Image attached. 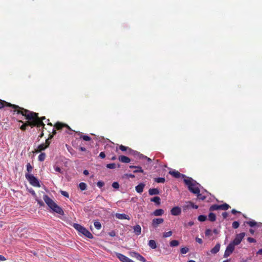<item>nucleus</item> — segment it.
<instances>
[{
	"instance_id": "bb28decb",
	"label": "nucleus",
	"mask_w": 262,
	"mask_h": 262,
	"mask_svg": "<svg viewBox=\"0 0 262 262\" xmlns=\"http://www.w3.org/2000/svg\"><path fill=\"white\" fill-rule=\"evenodd\" d=\"M155 182L158 183H163L165 181L164 178H156L154 179Z\"/></svg>"
},
{
	"instance_id": "e2e57ef3",
	"label": "nucleus",
	"mask_w": 262,
	"mask_h": 262,
	"mask_svg": "<svg viewBox=\"0 0 262 262\" xmlns=\"http://www.w3.org/2000/svg\"><path fill=\"white\" fill-rule=\"evenodd\" d=\"M256 254L262 255V249H259L256 252Z\"/></svg>"
},
{
	"instance_id": "b1692460",
	"label": "nucleus",
	"mask_w": 262,
	"mask_h": 262,
	"mask_svg": "<svg viewBox=\"0 0 262 262\" xmlns=\"http://www.w3.org/2000/svg\"><path fill=\"white\" fill-rule=\"evenodd\" d=\"M181 212L182 208L179 206L174 207L170 210V213H181Z\"/></svg>"
},
{
	"instance_id": "5701e85b",
	"label": "nucleus",
	"mask_w": 262,
	"mask_h": 262,
	"mask_svg": "<svg viewBox=\"0 0 262 262\" xmlns=\"http://www.w3.org/2000/svg\"><path fill=\"white\" fill-rule=\"evenodd\" d=\"M48 148L45 143H42L38 146L37 149H36V152H41L42 150H44L45 149Z\"/></svg>"
},
{
	"instance_id": "ea45409f",
	"label": "nucleus",
	"mask_w": 262,
	"mask_h": 262,
	"mask_svg": "<svg viewBox=\"0 0 262 262\" xmlns=\"http://www.w3.org/2000/svg\"><path fill=\"white\" fill-rule=\"evenodd\" d=\"M195 194H196L197 198L199 200H204L206 199V197L204 195H203L202 194H201L200 192H199V193H195Z\"/></svg>"
},
{
	"instance_id": "6ab92c4d",
	"label": "nucleus",
	"mask_w": 262,
	"mask_h": 262,
	"mask_svg": "<svg viewBox=\"0 0 262 262\" xmlns=\"http://www.w3.org/2000/svg\"><path fill=\"white\" fill-rule=\"evenodd\" d=\"M116 218L120 220L127 219L129 220V216L126 214H115Z\"/></svg>"
},
{
	"instance_id": "69168bd1",
	"label": "nucleus",
	"mask_w": 262,
	"mask_h": 262,
	"mask_svg": "<svg viewBox=\"0 0 262 262\" xmlns=\"http://www.w3.org/2000/svg\"><path fill=\"white\" fill-rule=\"evenodd\" d=\"M231 213H241V212L237 211L235 209H233L231 210Z\"/></svg>"
},
{
	"instance_id": "e433bc0d",
	"label": "nucleus",
	"mask_w": 262,
	"mask_h": 262,
	"mask_svg": "<svg viewBox=\"0 0 262 262\" xmlns=\"http://www.w3.org/2000/svg\"><path fill=\"white\" fill-rule=\"evenodd\" d=\"M172 234V231H170L166 232H164L163 234V237L164 238L170 236Z\"/></svg>"
},
{
	"instance_id": "f704fd0d",
	"label": "nucleus",
	"mask_w": 262,
	"mask_h": 262,
	"mask_svg": "<svg viewBox=\"0 0 262 262\" xmlns=\"http://www.w3.org/2000/svg\"><path fill=\"white\" fill-rule=\"evenodd\" d=\"M198 220L200 222H204L207 219V216L204 215H200L198 217Z\"/></svg>"
},
{
	"instance_id": "cd10ccee",
	"label": "nucleus",
	"mask_w": 262,
	"mask_h": 262,
	"mask_svg": "<svg viewBox=\"0 0 262 262\" xmlns=\"http://www.w3.org/2000/svg\"><path fill=\"white\" fill-rule=\"evenodd\" d=\"M180 243L177 240L171 241L169 244L171 247H177L179 245Z\"/></svg>"
},
{
	"instance_id": "f8f14e48",
	"label": "nucleus",
	"mask_w": 262,
	"mask_h": 262,
	"mask_svg": "<svg viewBox=\"0 0 262 262\" xmlns=\"http://www.w3.org/2000/svg\"><path fill=\"white\" fill-rule=\"evenodd\" d=\"M116 256L117 258L122 262H134L127 256L121 253H117Z\"/></svg>"
},
{
	"instance_id": "bf43d9fd",
	"label": "nucleus",
	"mask_w": 262,
	"mask_h": 262,
	"mask_svg": "<svg viewBox=\"0 0 262 262\" xmlns=\"http://www.w3.org/2000/svg\"><path fill=\"white\" fill-rule=\"evenodd\" d=\"M126 176L128 177V178H134L135 177V175L133 174H126Z\"/></svg>"
},
{
	"instance_id": "4468645a",
	"label": "nucleus",
	"mask_w": 262,
	"mask_h": 262,
	"mask_svg": "<svg viewBox=\"0 0 262 262\" xmlns=\"http://www.w3.org/2000/svg\"><path fill=\"white\" fill-rule=\"evenodd\" d=\"M169 174L176 178H179L181 177L185 178L186 176L177 170L170 171Z\"/></svg>"
},
{
	"instance_id": "423d86ee",
	"label": "nucleus",
	"mask_w": 262,
	"mask_h": 262,
	"mask_svg": "<svg viewBox=\"0 0 262 262\" xmlns=\"http://www.w3.org/2000/svg\"><path fill=\"white\" fill-rule=\"evenodd\" d=\"M25 177L29 183L34 187H40V185L39 180L31 173H26Z\"/></svg>"
},
{
	"instance_id": "603ef678",
	"label": "nucleus",
	"mask_w": 262,
	"mask_h": 262,
	"mask_svg": "<svg viewBox=\"0 0 262 262\" xmlns=\"http://www.w3.org/2000/svg\"><path fill=\"white\" fill-rule=\"evenodd\" d=\"M61 193L62 195H63V196L67 197V198H69V193L67 191H61Z\"/></svg>"
},
{
	"instance_id": "2f4dec72",
	"label": "nucleus",
	"mask_w": 262,
	"mask_h": 262,
	"mask_svg": "<svg viewBox=\"0 0 262 262\" xmlns=\"http://www.w3.org/2000/svg\"><path fill=\"white\" fill-rule=\"evenodd\" d=\"M33 169V167L31 165L30 163H28L27 164V173H31Z\"/></svg>"
},
{
	"instance_id": "ddd939ff",
	"label": "nucleus",
	"mask_w": 262,
	"mask_h": 262,
	"mask_svg": "<svg viewBox=\"0 0 262 262\" xmlns=\"http://www.w3.org/2000/svg\"><path fill=\"white\" fill-rule=\"evenodd\" d=\"M54 127L57 130H61L63 127H66L69 130H71V127L65 123H63L61 122H58L55 123L54 125Z\"/></svg>"
},
{
	"instance_id": "58836bf2",
	"label": "nucleus",
	"mask_w": 262,
	"mask_h": 262,
	"mask_svg": "<svg viewBox=\"0 0 262 262\" xmlns=\"http://www.w3.org/2000/svg\"><path fill=\"white\" fill-rule=\"evenodd\" d=\"M181 253L182 254H186L189 251V248L187 247H184L181 249Z\"/></svg>"
},
{
	"instance_id": "f03ea898",
	"label": "nucleus",
	"mask_w": 262,
	"mask_h": 262,
	"mask_svg": "<svg viewBox=\"0 0 262 262\" xmlns=\"http://www.w3.org/2000/svg\"><path fill=\"white\" fill-rule=\"evenodd\" d=\"M185 184L188 186L189 190L192 193H199L200 192L199 186L200 185L192 179L191 178L187 177L184 180Z\"/></svg>"
},
{
	"instance_id": "f257e3e1",
	"label": "nucleus",
	"mask_w": 262,
	"mask_h": 262,
	"mask_svg": "<svg viewBox=\"0 0 262 262\" xmlns=\"http://www.w3.org/2000/svg\"><path fill=\"white\" fill-rule=\"evenodd\" d=\"M24 116L26 120H32L36 124L35 127H36L38 130H40V127L45 128V124L43 120L46 119L45 117H39L38 113L30 111L28 110L23 108L21 114Z\"/></svg>"
},
{
	"instance_id": "a18cd8bd",
	"label": "nucleus",
	"mask_w": 262,
	"mask_h": 262,
	"mask_svg": "<svg viewBox=\"0 0 262 262\" xmlns=\"http://www.w3.org/2000/svg\"><path fill=\"white\" fill-rule=\"evenodd\" d=\"M112 187L115 189H118L119 187V184L118 182H115L112 184Z\"/></svg>"
},
{
	"instance_id": "a878e982",
	"label": "nucleus",
	"mask_w": 262,
	"mask_h": 262,
	"mask_svg": "<svg viewBox=\"0 0 262 262\" xmlns=\"http://www.w3.org/2000/svg\"><path fill=\"white\" fill-rule=\"evenodd\" d=\"M151 202H155L157 205L160 204V198L159 196H155L151 199Z\"/></svg>"
},
{
	"instance_id": "7c9ffc66",
	"label": "nucleus",
	"mask_w": 262,
	"mask_h": 262,
	"mask_svg": "<svg viewBox=\"0 0 262 262\" xmlns=\"http://www.w3.org/2000/svg\"><path fill=\"white\" fill-rule=\"evenodd\" d=\"M208 217L210 221L214 222L216 220L215 214H209Z\"/></svg>"
},
{
	"instance_id": "4c0bfd02",
	"label": "nucleus",
	"mask_w": 262,
	"mask_h": 262,
	"mask_svg": "<svg viewBox=\"0 0 262 262\" xmlns=\"http://www.w3.org/2000/svg\"><path fill=\"white\" fill-rule=\"evenodd\" d=\"M119 149L122 151H126L127 149L130 150L128 147L125 146L123 145H120L119 146Z\"/></svg>"
},
{
	"instance_id": "aec40b11",
	"label": "nucleus",
	"mask_w": 262,
	"mask_h": 262,
	"mask_svg": "<svg viewBox=\"0 0 262 262\" xmlns=\"http://www.w3.org/2000/svg\"><path fill=\"white\" fill-rule=\"evenodd\" d=\"M134 232L136 235H139L141 234V228L140 225H137L135 226L133 228Z\"/></svg>"
},
{
	"instance_id": "72a5a7b5",
	"label": "nucleus",
	"mask_w": 262,
	"mask_h": 262,
	"mask_svg": "<svg viewBox=\"0 0 262 262\" xmlns=\"http://www.w3.org/2000/svg\"><path fill=\"white\" fill-rule=\"evenodd\" d=\"M94 226L98 230H100L101 228V224L98 221H95L94 222Z\"/></svg>"
},
{
	"instance_id": "338daca9",
	"label": "nucleus",
	"mask_w": 262,
	"mask_h": 262,
	"mask_svg": "<svg viewBox=\"0 0 262 262\" xmlns=\"http://www.w3.org/2000/svg\"><path fill=\"white\" fill-rule=\"evenodd\" d=\"M144 158H145V159H146V160H147V161L148 162H151V159L150 158H148V157H147L146 156H145V157H144Z\"/></svg>"
},
{
	"instance_id": "473e14b6",
	"label": "nucleus",
	"mask_w": 262,
	"mask_h": 262,
	"mask_svg": "<svg viewBox=\"0 0 262 262\" xmlns=\"http://www.w3.org/2000/svg\"><path fill=\"white\" fill-rule=\"evenodd\" d=\"M139 253L136 252L135 251H131L129 252V255L133 257L136 258V259L138 258V256L139 255Z\"/></svg>"
},
{
	"instance_id": "5fc2aeb1",
	"label": "nucleus",
	"mask_w": 262,
	"mask_h": 262,
	"mask_svg": "<svg viewBox=\"0 0 262 262\" xmlns=\"http://www.w3.org/2000/svg\"><path fill=\"white\" fill-rule=\"evenodd\" d=\"M108 235L112 237H114L116 236V232L114 230H112L111 232H108Z\"/></svg>"
},
{
	"instance_id": "2eb2a0df",
	"label": "nucleus",
	"mask_w": 262,
	"mask_h": 262,
	"mask_svg": "<svg viewBox=\"0 0 262 262\" xmlns=\"http://www.w3.org/2000/svg\"><path fill=\"white\" fill-rule=\"evenodd\" d=\"M163 221L164 220L162 218L154 219L152 221V226L154 228H157L158 225L160 224H162Z\"/></svg>"
},
{
	"instance_id": "4d7b16f0",
	"label": "nucleus",
	"mask_w": 262,
	"mask_h": 262,
	"mask_svg": "<svg viewBox=\"0 0 262 262\" xmlns=\"http://www.w3.org/2000/svg\"><path fill=\"white\" fill-rule=\"evenodd\" d=\"M99 157L102 158V159H103L105 157V154L104 153V152H101L99 154Z\"/></svg>"
},
{
	"instance_id": "6e6552de",
	"label": "nucleus",
	"mask_w": 262,
	"mask_h": 262,
	"mask_svg": "<svg viewBox=\"0 0 262 262\" xmlns=\"http://www.w3.org/2000/svg\"><path fill=\"white\" fill-rule=\"evenodd\" d=\"M198 206L194 205L191 202H186L181 206L182 210L184 212L191 211L193 209L198 208Z\"/></svg>"
},
{
	"instance_id": "412c9836",
	"label": "nucleus",
	"mask_w": 262,
	"mask_h": 262,
	"mask_svg": "<svg viewBox=\"0 0 262 262\" xmlns=\"http://www.w3.org/2000/svg\"><path fill=\"white\" fill-rule=\"evenodd\" d=\"M220 244H216V245L211 250V253L214 254H216L220 250Z\"/></svg>"
},
{
	"instance_id": "7ed1b4c3",
	"label": "nucleus",
	"mask_w": 262,
	"mask_h": 262,
	"mask_svg": "<svg viewBox=\"0 0 262 262\" xmlns=\"http://www.w3.org/2000/svg\"><path fill=\"white\" fill-rule=\"evenodd\" d=\"M5 106L11 107V112H12L13 114H16L17 115L21 114L23 108L17 105L13 104L9 102L0 99V109H2L5 107Z\"/></svg>"
},
{
	"instance_id": "0eeeda50",
	"label": "nucleus",
	"mask_w": 262,
	"mask_h": 262,
	"mask_svg": "<svg viewBox=\"0 0 262 262\" xmlns=\"http://www.w3.org/2000/svg\"><path fill=\"white\" fill-rule=\"evenodd\" d=\"M231 207L227 203H224L221 205L214 204L210 207L209 210L213 211L215 210H224L226 211L230 208Z\"/></svg>"
},
{
	"instance_id": "a211bd4d",
	"label": "nucleus",
	"mask_w": 262,
	"mask_h": 262,
	"mask_svg": "<svg viewBox=\"0 0 262 262\" xmlns=\"http://www.w3.org/2000/svg\"><path fill=\"white\" fill-rule=\"evenodd\" d=\"M130 168H135V169L134 170V173H138V172H141L144 173V170L140 166H134V165H130L129 166Z\"/></svg>"
},
{
	"instance_id": "c9c22d12",
	"label": "nucleus",
	"mask_w": 262,
	"mask_h": 262,
	"mask_svg": "<svg viewBox=\"0 0 262 262\" xmlns=\"http://www.w3.org/2000/svg\"><path fill=\"white\" fill-rule=\"evenodd\" d=\"M247 224L252 227L257 225V223L253 220L247 222Z\"/></svg>"
},
{
	"instance_id": "13d9d810",
	"label": "nucleus",
	"mask_w": 262,
	"mask_h": 262,
	"mask_svg": "<svg viewBox=\"0 0 262 262\" xmlns=\"http://www.w3.org/2000/svg\"><path fill=\"white\" fill-rule=\"evenodd\" d=\"M163 210L162 209H157L154 211L153 213H163Z\"/></svg>"
},
{
	"instance_id": "20e7f679",
	"label": "nucleus",
	"mask_w": 262,
	"mask_h": 262,
	"mask_svg": "<svg viewBox=\"0 0 262 262\" xmlns=\"http://www.w3.org/2000/svg\"><path fill=\"white\" fill-rule=\"evenodd\" d=\"M43 199L48 206L55 213H63L61 208L59 207L49 196L45 195L43 196Z\"/></svg>"
},
{
	"instance_id": "0e129e2a",
	"label": "nucleus",
	"mask_w": 262,
	"mask_h": 262,
	"mask_svg": "<svg viewBox=\"0 0 262 262\" xmlns=\"http://www.w3.org/2000/svg\"><path fill=\"white\" fill-rule=\"evenodd\" d=\"M194 225V222L193 221H190L188 223V225L189 226H192Z\"/></svg>"
},
{
	"instance_id": "79ce46f5",
	"label": "nucleus",
	"mask_w": 262,
	"mask_h": 262,
	"mask_svg": "<svg viewBox=\"0 0 262 262\" xmlns=\"http://www.w3.org/2000/svg\"><path fill=\"white\" fill-rule=\"evenodd\" d=\"M239 223L237 221H234L232 223V227L234 229H237L239 227Z\"/></svg>"
},
{
	"instance_id": "de8ad7c7",
	"label": "nucleus",
	"mask_w": 262,
	"mask_h": 262,
	"mask_svg": "<svg viewBox=\"0 0 262 262\" xmlns=\"http://www.w3.org/2000/svg\"><path fill=\"white\" fill-rule=\"evenodd\" d=\"M52 138H49V137L48 138V139H47L46 140V142L45 143V144H46V146L48 147L51 143V141H50Z\"/></svg>"
},
{
	"instance_id": "49530a36",
	"label": "nucleus",
	"mask_w": 262,
	"mask_h": 262,
	"mask_svg": "<svg viewBox=\"0 0 262 262\" xmlns=\"http://www.w3.org/2000/svg\"><path fill=\"white\" fill-rule=\"evenodd\" d=\"M56 133V129L53 128L52 130V134L49 135V138H53L54 136H55Z\"/></svg>"
},
{
	"instance_id": "864d4df0",
	"label": "nucleus",
	"mask_w": 262,
	"mask_h": 262,
	"mask_svg": "<svg viewBox=\"0 0 262 262\" xmlns=\"http://www.w3.org/2000/svg\"><path fill=\"white\" fill-rule=\"evenodd\" d=\"M247 241L249 242V243H255L256 241V240L252 238V237H248L247 238Z\"/></svg>"
},
{
	"instance_id": "c03bdc74",
	"label": "nucleus",
	"mask_w": 262,
	"mask_h": 262,
	"mask_svg": "<svg viewBox=\"0 0 262 262\" xmlns=\"http://www.w3.org/2000/svg\"><path fill=\"white\" fill-rule=\"evenodd\" d=\"M137 259L139 260L142 261V262H145L146 261V259L140 254H139V255L138 256V258Z\"/></svg>"
},
{
	"instance_id": "1a4fd4ad",
	"label": "nucleus",
	"mask_w": 262,
	"mask_h": 262,
	"mask_svg": "<svg viewBox=\"0 0 262 262\" xmlns=\"http://www.w3.org/2000/svg\"><path fill=\"white\" fill-rule=\"evenodd\" d=\"M245 235V233L242 232L236 234L235 238L230 243L234 246L239 245Z\"/></svg>"
},
{
	"instance_id": "8fccbe9b",
	"label": "nucleus",
	"mask_w": 262,
	"mask_h": 262,
	"mask_svg": "<svg viewBox=\"0 0 262 262\" xmlns=\"http://www.w3.org/2000/svg\"><path fill=\"white\" fill-rule=\"evenodd\" d=\"M97 186L98 187L101 188V187H102V186H104V183L103 182H102V181H98L97 182Z\"/></svg>"
},
{
	"instance_id": "39448f33",
	"label": "nucleus",
	"mask_w": 262,
	"mask_h": 262,
	"mask_svg": "<svg viewBox=\"0 0 262 262\" xmlns=\"http://www.w3.org/2000/svg\"><path fill=\"white\" fill-rule=\"evenodd\" d=\"M73 227L76 229L79 233L82 234L84 235L85 237L92 239L94 238L93 235L88 230L82 226L80 224L74 223L73 225Z\"/></svg>"
},
{
	"instance_id": "c756f323",
	"label": "nucleus",
	"mask_w": 262,
	"mask_h": 262,
	"mask_svg": "<svg viewBox=\"0 0 262 262\" xmlns=\"http://www.w3.org/2000/svg\"><path fill=\"white\" fill-rule=\"evenodd\" d=\"M79 187L81 190H84L86 188V184L84 182H81L79 184Z\"/></svg>"
},
{
	"instance_id": "680f3d73",
	"label": "nucleus",
	"mask_w": 262,
	"mask_h": 262,
	"mask_svg": "<svg viewBox=\"0 0 262 262\" xmlns=\"http://www.w3.org/2000/svg\"><path fill=\"white\" fill-rule=\"evenodd\" d=\"M7 259L3 255H0V261H5Z\"/></svg>"
},
{
	"instance_id": "052dcab7",
	"label": "nucleus",
	"mask_w": 262,
	"mask_h": 262,
	"mask_svg": "<svg viewBox=\"0 0 262 262\" xmlns=\"http://www.w3.org/2000/svg\"><path fill=\"white\" fill-rule=\"evenodd\" d=\"M55 170L57 172H61V168L60 167H55Z\"/></svg>"
},
{
	"instance_id": "9d476101",
	"label": "nucleus",
	"mask_w": 262,
	"mask_h": 262,
	"mask_svg": "<svg viewBox=\"0 0 262 262\" xmlns=\"http://www.w3.org/2000/svg\"><path fill=\"white\" fill-rule=\"evenodd\" d=\"M36 125L35 122L33 121L32 120H27L25 123H23V124L20 127V129L21 130L25 131L26 129L27 126H30L33 128Z\"/></svg>"
},
{
	"instance_id": "774afa93",
	"label": "nucleus",
	"mask_w": 262,
	"mask_h": 262,
	"mask_svg": "<svg viewBox=\"0 0 262 262\" xmlns=\"http://www.w3.org/2000/svg\"><path fill=\"white\" fill-rule=\"evenodd\" d=\"M213 232L214 233V234H218L219 233V231L216 229H214L213 230Z\"/></svg>"
},
{
	"instance_id": "a19ab883",
	"label": "nucleus",
	"mask_w": 262,
	"mask_h": 262,
	"mask_svg": "<svg viewBox=\"0 0 262 262\" xmlns=\"http://www.w3.org/2000/svg\"><path fill=\"white\" fill-rule=\"evenodd\" d=\"M81 138H82L83 140L89 141L91 140V138L90 137L87 136V135H82L80 137Z\"/></svg>"
},
{
	"instance_id": "3c124183",
	"label": "nucleus",
	"mask_w": 262,
	"mask_h": 262,
	"mask_svg": "<svg viewBox=\"0 0 262 262\" xmlns=\"http://www.w3.org/2000/svg\"><path fill=\"white\" fill-rule=\"evenodd\" d=\"M211 230L209 229H206L205 234L206 236H209L211 235Z\"/></svg>"
},
{
	"instance_id": "4be33fe9",
	"label": "nucleus",
	"mask_w": 262,
	"mask_h": 262,
	"mask_svg": "<svg viewBox=\"0 0 262 262\" xmlns=\"http://www.w3.org/2000/svg\"><path fill=\"white\" fill-rule=\"evenodd\" d=\"M148 193L150 195L159 194L160 191L158 188H150L148 190Z\"/></svg>"
},
{
	"instance_id": "393cba45",
	"label": "nucleus",
	"mask_w": 262,
	"mask_h": 262,
	"mask_svg": "<svg viewBox=\"0 0 262 262\" xmlns=\"http://www.w3.org/2000/svg\"><path fill=\"white\" fill-rule=\"evenodd\" d=\"M149 246L152 249H156L157 248V244L155 240L150 239L148 242Z\"/></svg>"
},
{
	"instance_id": "f3484780",
	"label": "nucleus",
	"mask_w": 262,
	"mask_h": 262,
	"mask_svg": "<svg viewBox=\"0 0 262 262\" xmlns=\"http://www.w3.org/2000/svg\"><path fill=\"white\" fill-rule=\"evenodd\" d=\"M118 160L120 162H121L122 163H128L130 161V159L128 157H127L125 156H119Z\"/></svg>"
},
{
	"instance_id": "9b49d317",
	"label": "nucleus",
	"mask_w": 262,
	"mask_h": 262,
	"mask_svg": "<svg viewBox=\"0 0 262 262\" xmlns=\"http://www.w3.org/2000/svg\"><path fill=\"white\" fill-rule=\"evenodd\" d=\"M234 250V246L230 243L227 247L225 251L224 257L225 258L228 257L233 252Z\"/></svg>"
},
{
	"instance_id": "6e6d98bb",
	"label": "nucleus",
	"mask_w": 262,
	"mask_h": 262,
	"mask_svg": "<svg viewBox=\"0 0 262 262\" xmlns=\"http://www.w3.org/2000/svg\"><path fill=\"white\" fill-rule=\"evenodd\" d=\"M195 241H196V242H198V243H199L200 244H202V243H203V241H202V239L201 238H200L198 237H196L195 238Z\"/></svg>"
},
{
	"instance_id": "37998d69",
	"label": "nucleus",
	"mask_w": 262,
	"mask_h": 262,
	"mask_svg": "<svg viewBox=\"0 0 262 262\" xmlns=\"http://www.w3.org/2000/svg\"><path fill=\"white\" fill-rule=\"evenodd\" d=\"M106 167L110 169H114L116 168V164L115 163L107 164Z\"/></svg>"
},
{
	"instance_id": "c85d7f7f",
	"label": "nucleus",
	"mask_w": 262,
	"mask_h": 262,
	"mask_svg": "<svg viewBox=\"0 0 262 262\" xmlns=\"http://www.w3.org/2000/svg\"><path fill=\"white\" fill-rule=\"evenodd\" d=\"M46 155L44 152H41V154L38 156V160L42 162L45 160Z\"/></svg>"
},
{
	"instance_id": "dca6fc26",
	"label": "nucleus",
	"mask_w": 262,
	"mask_h": 262,
	"mask_svg": "<svg viewBox=\"0 0 262 262\" xmlns=\"http://www.w3.org/2000/svg\"><path fill=\"white\" fill-rule=\"evenodd\" d=\"M145 186V184L141 183L136 186L135 189L138 193H141L143 191Z\"/></svg>"
},
{
	"instance_id": "09e8293b",
	"label": "nucleus",
	"mask_w": 262,
	"mask_h": 262,
	"mask_svg": "<svg viewBox=\"0 0 262 262\" xmlns=\"http://www.w3.org/2000/svg\"><path fill=\"white\" fill-rule=\"evenodd\" d=\"M43 129L44 128H42V127H40V130H41V132L40 133V134L38 136V140H39V138H41L43 136Z\"/></svg>"
}]
</instances>
